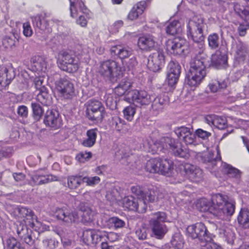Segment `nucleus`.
<instances>
[{"label": "nucleus", "mask_w": 249, "mask_h": 249, "mask_svg": "<svg viewBox=\"0 0 249 249\" xmlns=\"http://www.w3.org/2000/svg\"><path fill=\"white\" fill-rule=\"evenodd\" d=\"M15 76L14 71L12 68L8 69L4 66L0 67V85L1 86H8Z\"/></svg>", "instance_id": "obj_25"}, {"label": "nucleus", "mask_w": 249, "mask_h": 249, "mask_svg": "<svg viewBox=\"0 0 249 249\" xmlns=\"http://www.w3.org/2000/svg\"><path fill=\"white\" fill-rule=\"evenodd\" d=\"M17 113L19 116L26 118L28 114L27 107L24 105L19 106L18 108Z\"/></svg>", "instance_id": "obj_64"}, {"label": "nucleus", "mask_w": 249, "mask_h": 249, "mask_svg": "<svg viewBox=\"0 0 249 249\" xmlns=\"http://www.w3.org/2000/svg\"><path fill=\"white\" fill-rule=\"evenodd\" d=\"M135 113L136 108L132 105L126 107L123 110L124 118L129 121H131L133 119Z\"/></svg>", "instance_id": "obj_50"}, {"label": "nucleus", "mask_w": 249, "mask_h": 249, "mask_svg": "<svg viewBox=\"0 0 249 249\" xmlns=\"http://www.w3.org/2000/svg\"><path fill=\"white\" fill-rule=\"evenodd\" d=\"M123 24L124 22L122 20H117L115 21L109 27V30L110 32L112 34L117 33L119 29L123 26Z\"/></svg>", "instance_id": "obj_62"}, {"label": "nucleus", "mask_w": 249, "mask_h": 249, "mask_svg": "<svg viewBox=\"0 0 249 249\" xmlns=\"http://www.w3.org/2000/svg\"><path fill=\"white\" fill-rule=\"evenodd\" d=\"M30 69L32 71L36 72H45L47 70V64L42 58L38 57L33 60Z\"/></svg>", "instance_id": "obj_34"}, {"label": "nucleus", "mask_w": 249, "mask_h": 249, "mask_svg": "<svg viewBox=\"0 0 249 249\" xmlns=\"http://www.w3.org/2000/svg\"><path fill=\"white\" fill-rule=\"evenodd\" d=\"M137 44L141 50L150 51L155 47L156 42L153 36L146 35L139 38Z\"/></svg>", "instance_id": "obj_24"}, {"label": "nucleus", "mask_w": 249, "mask_h": 249, "mask_svg": "<svg viewBox=\"0 0 249 249\" xmlns=\"http://www.w3.org/2000/svg\"><path fill=\"white\" fill-rule=\"evenodd\" d=\"M98 72L106 80L115 82L121 74V67L115 61L108 60L101 63Z\"/></svg>", "instance_id": "obj_7"}, {"label": "nucleus", "mask_w": 249, "mask_h": 249, "mask_svg": "<svg viewBox=\"0 0 249 249\" xmlns=\"http://www.w3.org/2000/svg\"><path fill=\"white\" fill-rule=\"evenodd\" d=\"M151 216L150 222L153 233L157 238L161 239L168 231L166 226L161 223L166 221V214L163 212H158L152 213Z\"/></svg>", "instance_id": "obj_9"}, {"label": "nucleus", "mask_w": 249, "mask_h": 249, "mask_svg": "<svg viewBox=\"0 0 249 249\" xmlns=\"http://www.w3.org/2000/svg\"><path fill=\"white\" fill-rule=\"evenodd\" d=\"M124 100L128 103L136 104L137 106L148 105L151 100L150 96L144 90H132L128 92Z\"/></svg>", "instance_id": "obj_14"}, {"label": "nucleus", "mask_w": 249, "mask_h": 249, "mask_svg": "<svg viewBox=\"0 0 249 249\" xmlns=\"http://www.w3.org/2000/svg\"><path fill=\"white\" fill-rule=\"evenodd\" d=\"M168 98L165 94H160L157 96L153 100L152 108L154 111L158 112L161 111L164 106L167 103Z\"/></svg>", "instance_id": "obj_33"}, {"label": "nucleus", "mask_w": 249, "mask_h": 249, "mask_svg": "<svg viewBox=\"0 0 249 249\" xmlns=\"http://www.w3.org/2000/svg\"><path fill=\"white\" fill-rule=\"evenodd\" d=\"M180 23L177 20L171 22L166 28L167 34L175 35L181 32Z\"/></svg>", "instance_id": "obj_42"}, {"label": "nucleus", "mask_w": 249, "mask_h": 249, "mask_svg": "<svg viewBox=\"0 0 249 249\" xmlns=\"http://www.w3.org/2000/svg\"><path fill=\"white\" fill-rule=\"evenodd\" d=\"M104 107L98 100H90L87 103L86 114L91 120L100 122L104 116Z\"/></svg>", "instance_id": "obj_11"}, {"label": "nucleus", "mask_w": 249, "mask_h": 249, "mask_svg": "<svg viewBox=\"0 0 249 249\" xmlns=\"http://www.w3.org/2000/svg\"><path fill=\"white\" fill-rule=\"evenodd\" d=\"M93 245L104 241L105 233L104 231L93 230Z\"/></svg>", "instance_id": "obj_51"}, {"label": "nucleus", "mask_w": 249, "mask_h": 249, "mask_svg": "<svg viewBox=\"0 0 249 249\" xmlns=\"http://www.w3.org/2000/svg\"><path fill=\"white\" fill-rule=\"evenodd\" d=\"M216 152L217 155L215 157H214L213 154L210 152L204 153L202 156L204 159V161L208 164L207 167L211 170H213V171H215L213 169L214 166L216 165V162L217 161L220 162L221 159L220 155V150L218 146L216 147Z\"/></svg>", "instance_id": "obj_27"}, {"label": "nucleus", "mask_w": 249, "mask_h": 249, "mask_svg": "<svg viewBox=\"0 0 249 249\" xmlns=\"http://www.w3.org/2000/svg\"><path fill=\"white\" fill-rule=\"evenodd\" d=\"M109 222L116 229L123 228L125 225L124 221L117 217H111L109 219Z\"/></svg>", "instance_id": "obj_60"}, {"label": "nucleus", "mask_w": 249, "mask_h": 249, "mask_svg": "<svg viewBox=\"0 0 249 249\" xmlns=\"http://www.w3.org/2000/svg\"><path fill=\"white\" fill-rule=\"evenodd\" d=\"M16 37L14 35H12L10 36H5L2 40L3 45L6 48H11L15 45Z\"/></svg>", "instance_id": "obj_56"}, {"label": "nucleus", "mask_w": 249, "mask_h": 249, "mask_svg": "<svg viewBox=\"0 0 249 249\" xmlns=\"http://www.w3.org/2000/svg\"><path fill=\"white\" fill-rule=\"evenodd\" d=\"M171 243L172 246L175 248L177 249L183 248L184 240L182 236L178 233L175 234L171 240Z\"/></svg>", "instance_id": "obj_45"}, {"label": "nucleus", "mask_w": 249, "mask_h": 249, "mask_svg": "<svg viewBox=\"0 0 249 249\" xmlns=\"http://www.w3.org/2000/svg\"><path fill=\"white\" fill-rule=\"evenodd\" d=\"M33 30L30 23L28 22L23 24V33L26 37H30L33 35Z\"/></svg>", "instance_id": "obj_63"}, {"label": "nucleus", "mask_w": 249, "mask_h": 249, "mask_svg": "<svg viewBox=\"0 0 249 249\" xmlns=\"http://www.w3.org/2000/svg\"><path fill=\"white\" fill-rule=\"evenodd\" d=\"M138 200L135 199L132 196L124 197L120 201V204L122 206L130 211H135L138 209L137 205Z\"/></svg>", "instance_id": "obj_38"}, {"label": "nucleus", "mask_w": 249, "mask_h": 249, "mask_svg": "<svg viewBox=\"0 0 249 249\" xmlns=\"http://www.w3.org/2000/svg\"><path fill=\"white\" fill-rule=\"evenodd\" d=\"M159 174L167 176L171 173L174 169V163L172 160L158 158Z\"/></svg>", "instance_id": "obj_28"}, {"label": "nucleus", "mask_w": 249, "mask_h": 249, "mask_svg": "<svg viewBox=\"0 0 249 249\" xmlns=\"http://www.w3.org/2000/svg\"><path fill=\"white\" fill-rule=\"evenodd\" d=\"M159 160L158 158L151 159L145 165V170L151 173H159Z\"/></svg>", "instance_id": "obj_41"}, {"label": "nucleus", "mask_w": 249, "mask_h": 249, "mask_svg": "<svg viewBox=\"0 0 249 249\" xmlns=\"http://www.w3.org/2000/svg\"><path fill=\"white\" fill-rule=\"evenodd\" d=\"M186 234L188 237L193 239H198L201 242L210 239L206 227L202 222H198L188 226Z\"/></svg>", "instance_id": "obj_13"}, {"label": "nucleus", "mask_w": 249, "mask_h": 249, "mask_svg": "<svg viewBox=\"0 0 249 249\" xmlns=\"http://www.w3.org/2000/svg\"><path fill=\"white\" fill-rule=\"evenodd\" d=\"M132 192L136 196L142 200L137 202V208L135 211L139 213H144L146 212L147 205L146 202H153L157 198L156 193L146 188H132Z\"/></svg>", "instance_id": "obj_8"}, {"label": "nucleus", "mask_w": 249, "mask_h": 249, "mask_svg": "<svg viewBox=\"0 0 249 249\" xmlns=\"http://www.w3.org/2000/svg\"><path fill=\"white\" fill-rule=\"evenodd\" d=\"M70 2L71 16L76 18L78 15L79 17L76 20L78 24L82 27H85L87 24V20L85 16L80 15V13L87 15L89 10L85 6L81 0H69Z\"/></svg>", "instance_id": "obj_10"}, {"label": "nucleus", "mask_w": 249, "mask_h": 249, "mask_svg": "<svg viewBox=\"0 0 249 249\" xmlns=\"http://www.w3.org/2000/svg\"><path fill=\"white\" fill-rule=\"evenodd\" d=\"M238 223L245 226L249 223V211L246 209H241L237 217Z\"/></svg>", "instance_id": "obj_44"}, {"label": "nucleus", "mask_w": 249, "mask_h": 249, "mask_svg": "<svg viewBox=\"0 0 249 249\" xmlns=\"http://www.w3.org/2000/svg\"><path fill=\"white\" fill-rule=\"evenodd\" d=\"M55 89L64 99H71L74 95L73 84L65 78H60L55 82Z\"/></svg>", "instance_id": "obj_12"}, {"label": "nucleus", "mask_w": 249, "mask_h": 249, "mask_svg": "<svg viewBox=\"0 0 249 249\" xmlns=\"http://www.w3.org/2000/svg\"><path fill=\"white\" fill-rule=\"evenodd\" d=\"M43 244L46 249H54L57 246L58 242L53 239H45L43 241Z\"/></svg>", "instance_id": "obj_59"}, {"label": "nucleus", "mask_w": 249, "mask_h": 249, "mask_svg": "<svg viewBox=\"0 0 249 249\" xmlns=\"http://www.w3.org/2000/svg\"><path fill=\"white\" fill-rule=\"evenodd\" d=\"M227 62V58L225 54L220 52H216L212 55V65L216 68L219 69L224 66Z\"/></svg>", "instance_id": "obj_32"}, {"label": "nucleus", "mask_w": 249, "mask_h": 249, "mask_svg": "<svg viewBox=\"0 0 249 249\" xmlns=\"http://www.w3.org/2000/svg\"><path fill=\"white\" fill-rule=\"evenodd\" d=\"M105 237L104 242H107V240H108L110 242H114L117 241L119 239V235L113 232H107L105 231Z\"/></svg>", "instance_id": "obj_61"}, {"label": "nucleus", "mask_w": 249, "mask_h": 249, "mask_svg": "<svg viewBox=\"0 0 249 249\" xmlns=\"http://www.w3.org/2000/svg\"><path fill=\"white\" fill-rule=\"evenodd\" d=\"M79 215V213L76 210H70L66 207L58 208L55 213V216L58 219L68 224L78 221Z\"/></svg>", "instance_id": "obj_16"}, {"label": "nucleus", "mask_w": 249, "mask_h": 249, "mask_svg": "<svg viewBox=\"0 0 249 249\" xmlns=\"http://www.w3.org/2000/svg\"><path fill=\"white\" fill-rule=\"evenodd\" d=\"M180 75L167 73L165 82L170 87H174L178 83Z\"/></svg>", "instance_id": "obj_54"}, {"label": "nucleus", "mask_w": 249, "mask_h": 249, "mask_svg": "<svg viewBox=\"0 0 249 249\" xmlns=\"http://www.w3.org/2000/svg\"><path fill=\"white\" fill-rule=\"evenodd\" d=\"M131 83L128 81L124 79L114 89V92L118 96L125 95L124 97L126 96L128 90L131 87ZM124 100V98H123Z\"/></svg>", "instance_id": "obj_37"}, {"label": "nucleus", "mask_w": 249, "mask_h": 249, "mask_svg": "<svg viewBox=\"0 0 249 249\" xmlns=\"http://www.w3.org/2000/svg\"><path fill=\"white\" fill-rule=\"evenodd\" d=\"M33 24L36 30L42 33H49L51 31L49 20L45 15H38L32 18Z\"/></svg>", "instance_id": "obj_22"}, {"label": "nucleus", "mask_w": 249, "mask_h": 249, "mask_svg": "<svg viewBox=\"0 0 249 249\" xmlns=\"http://www.w3.org/2000/svg\"><path fill=\"white\" fill-rule=\"evenodd\" d=\"M221 168L223 172L226 173L233 182L236 184L239 183L242 174L241 171L226 163H221Z\"/></svg>", "instance_id": "obj_23"}, {"label": "nucleus", "mask_w": 249, "mask_h": 249, "mask_svg": "<svg viewBox=\"0 0 249 249\" xmlns=\"http://www.w3.org/2000/svg\"><path fill=\"white\" fill-rule=\"evenodd\" d=\"M227 86V84L225 81H223L220 82L216 80L213 81L209 85L210 90L213 92H216L219 89H225Z\"/></svg>", "instance_id": "obj_52"}, {"label": "nucleus", "mask_w": 249, "mask_h": 249, "mask_svg": "<svg viewBox=\"0 0 249 249\" xmlns=\"http://www.w3.org/2000/svg\"><path fill=\"white\" fill-rule=\"evenodd\" d=\"M68 185L69 187L83 186V178L77 176H71L68 178Z\"/></svg>", "instance_id": "obj_53"}, {"label": "nucleus", "mask_w": 249, "mask_h": 249, "mask_svg": "<svg viewBox=\"0 0 249 249\" xmlns=\"http://www.w3.org/2000/svg\"><path fill=\"white\" fill-rule=\"evenodd\" d=\"M111 55L121 60L130 56L133 53V50L128 46L116 45L112 46L110 49Z\"/></svg>", "instance_id": "obj_20"}, {"label": "nucleus", "mask_w": 249, "mask_h": 249, "mask_svg": "<svg viewBox=\"0 0 249 249\" xmlns=\"http://www.w3.org/2000/svg\"><path fill=\"white\" fill-rule=\"evenodd\" d=\"M97 132L98 129L97 128L88 130L87 132V138L83 141V145L88 147L92 146L95 143Z\"/></svg>", "instance_id": "obj_39"}, {"label": "nucleus", "mask_w": 249, "mask_h": 249, "mask_svg": "<svg viewBox=\"0 0 249 249\" xmlns=\"http://www.w3.org/2000/svg\"><path fill=\"white\" fill-rule=\"evenodd\" d=\"M210 239L207 240H203L205 242H202L200 249H223L221 247H219L216 244L209 242Z\"/></svg>", "instance_id": "obj_57"}, {"label": "nucleus", "mask_w": 249, "mask_h": 249, "mask_svg": "<svg viewBox=\"0 0 249 249\" xmlns=\"http://www.w3.org/2000/svg\"><path fill=\"white\" fill-rule=\"evenodd\" d=\"M195 135L202 140H206L211 136V133L210 132L199 128L196 130Z\"/></svg>", "instance_id": "obj_58"}, {"label": "nucleus", "mask_w": 249, "mask_h": 249, "mask_svg": "<svg viewBox=\"0 0 249 249\" xmlns=\"http://www.w3.org/2000/svg\"><path fill=\"white\" fill-rule=\"evenodd\" d=\"M205 26L204 18L200 15L195 16L191 18L187 26V36L194 41V47L198 48L200 56L205 50L203 30Z\"/></svg>", "instance_id": "obj_3"}, {"label": "nucleus", "mask_w": 249, "mask_h": 249, "mask_svg": "<svg viewBox=\"0 0 249 249\" xmlns=\"http://www.w3.org/2000/svg\"><path fill=\"white\" fill-rule=\"evenodd\" d=\"M219 233L225 238L226 240L229 244H232L234 239V233L228 228H219Z\"/></svg>", "instance_id": "obj_43"}, {"label": "nucleus", "mask_w": 249, "mask_h": 249, "mask_svg": "<svg viewBox=\"0 0 249 249\" xmlns=\"http://www.w3.org/2000/svg\"><path fill=\"white\" fill-rule=\"evenodd\" d=\"M44 123L46 126L54 129L59 128L61 125V121L58 111L55 110H48L46 112Z\"/></svg>", "instance_id": "obj_21"}, {"label": "nucleus", "mask_w": 249, "mask_h": 249, "mask_svg": "<svg viewBox=\"0 0 249 249\" xmlns=\"http://www.w3.org/2000/svg\"><path fill=\"white\" fill-rule=\"evenodd\" d=\"M164 56L163 54L157 52L150 55L148 59L147 67L154 71H159L164 64Z\"/></svg>", "instance_id": "obj_19"}, {"label": "nucleus", "mask_w": 249, "mask_h": 249, "mask_svg": "<svg viewBox=\"0 0 249 249\" xmlns=\"http://www.w3.org/2000/svg\"><path fill=\"white\" fill-rule=\"evenodd\" d=\"M208 58L197 55L190 63L189 71L185 78L186 83L192 88L198 87L207 74Z\"/></svg>", "instance_id": "obj_2"}, {"label": "nucleus", "mask_w": 249, "mask_h": 249, "mask_svg": "<svg viewBox=\"0 0 249 249\" xmlns=\"http://www.w3.org/2000/svg\"><path fill=\"white\" fill-rule=\"evenodd\" d=\"M179 169L181 173L187 176L192 182L197 183L202 179V171L195 165L187 163L181 164Z\"/></svg>", "instance_id": "obj_15"}, {"label": "nucleus", "mask_w": 249, "mask_h": 249, "mask_svg": "<svg viewBox=\"0 0 249 249\" xmlns=\"http://www.w3.org/2000/svg\"><path fill=\"white\" fill-rule=\"evenodd\" d=\"M232 50L235 53V58L239 61L243 60L247 54L246 49L243 43L240 41L233 42Z\"/></svg>", "instance_id": "obj_30"}, {"label": "nucleus", "mask_w": 249, "mask_h": 249, "mask_svg": "<svg viewBox=\"0 0 249 249\" xmlns=\"http://www.w3.org/2000/svg\"><path fill=\"white\" fill-rule=\"evenodd\" d=\"M235 203L227 195L217 194L212 199L205 197L198 199L196 202V209L201 212H209L215 217L224 220L234 213Z\"/></svg>", "instance_id": "obj_1"}, {"label": "nucleus", "mask_w": 249, "mask_h": 249, "mask_svg": "<svg viewBox=\"0 0 249 249\" xmlns=\"http://www.w3.org/2000/svg\"><path fill=\"white\" fill-rule=\"evenodd\" d=\"M57 63L62 70L72 73L79 69V59L72 51H62L58 54Z\"/></svg>", "instance_id": "obj_6"}, {"label": "nucleus", "mask_w": 249, "mask_h": 249, "mask_svg": "<svg viewBox=\"0 0 249 249\" xmlns=\"http://www.w3.org/2000/svg\"><path fill=\"white\" fill-rule=\"evenodd\" d=\"M209 46L212 49H217L219 45V38L216 33L210 35L208 37Z\"/></svg>", "instance_id": "obj_47"}, {"label": "nucleus", "mask_w": 249, "mask_h": 249, "mask_svg": "<svg viewBox=\"0 0 249 249\" xmlns=\"http://www.w3.org/2000/svg\"><path fill=\"white\" fill-rule=\"evenodd\" d=\"M152 150L156 153H165L169 150L175 156L185 157L186 152L182 148L181 143L170 137H163L156 141L151 146Z\"/></svg>", "instance_id": "obj_5"}, {"label": "nucleus", "mask_w": 249, "mask_h": 249, "mask_svg": "<svg viewBox=\"0 0 249 249\" xmlns=\"http://www.w3.org/2000/svg\"><path fill=\"white\" fill-rule=\"evenodd\" d=\"M234 11L247 24H249V7H245L239 4H236L234 5Z\"/></svg>", "instance_id": "obj_40"}, {"label": "nucleus", "mask_w": 249, "mask_h": 249, "mask_svg": "<svg viewBox=\"0 0 249 249\" xmlns=\"http://www.w3.org/2000/svg\"><path fill=\"white\" fill-rule=\"evenodd\" d=\"M213 126H215L219 129H224L225 128H227V133H223L221 139H224L227 137L229 134L232 133L233 131V129L232 127L228 126L226 118L217 115L216 116L215 121H214Z\"/></svg>", "instance_id": "obj_31"}, {"label": "nucleus", "mask_w": 249, "mask_h": 249, "mask_svg": "<svg viewBox=\"0 0 249 249\" xmlns=\"http://www.w3.org/2000/svg\"><path fill=\"white\" fill-rule=\"evenodd\" d=\"M180 71L181 66L178 62L171 61L169 63L167 73L180 75Z\"/></svg>", "instance_id": "obj_46"}, {"label": "nucleus", "mask_w": 249, "mask_h": 249, "mask_svg": "<svg viewBox=\"0 0 249 249\" xmlns=\"http://www.w3.org/2000/svg\"><path fill=\"white\" fill-rule=\"evenodd\" d=\"M145 5V1H141L134 5L127 15V19L134 20L138 18L143 13Z\"/></svg>", "instance_id": "obj_29"}, {"label": "nucleus", "mask_w": 249, "mask_h": 249, "mask_svg": "<svg viewBox=\"0 0 249 249\" xmlns=\"http://www.w3.org/2000/svg\"><path fill=\"white\" fill-rule=\"evenodd\" d=\"M184 40L176 38L166 42V50L168 53L174 55H180L184 53L187 46Z\"/></svg>", "instance_id": "obj_17"}, {"label": "nucleus", "mask_w": 249, "mask_h": 249, "mask_svg": "<svg viewBox=\"0 0 249 249\" xmlns=\"http://www.w3.org/2000/svg\"><path fill=\"white\" fill-rule=\"evenodd\" d=\"M32 179L34 182L33 185H40L51 181L56 180V177L52 175L46 176L41 175L38 173L34 175L32 177Z\"/></svg>", "instance_id": "obj_35"}, {"label": "nucleus", "mask_w": 249, "mask_h": 249, "mask_svg": "<svg viewBox=\"0 0 249 249\" xmlns=\"http://www.w3.org/2000/svg\"><path fill=\"white\" fill-rule=\"evenodd\" d=\"M81 214V221L85 223L92 222L94 220L95 212L84 203H80L78 207Z\"/></svg>", "instance_id": "obj_26"}, {"label": "nucleus", "mask_w": 249, "mask_h": 249, "mask_svg": "<svg viewBox=\"0 0 249 249\" xmlns=\"http://www.w3.org/2000/svg\"><path fill=\"white\" fill-rule=\"evenodd\" d=\"M174 132L177 137L186 144L196 145V136L191 131L190 128L182 126L175 128Z\"/></svg>", "instance_id": "obj_18"}, {"label": "nucleus", "mask_w": 249, "mask_h": 249, "mask_svg": "<svg viewBox=\"0 0 249 249\" xmlns=\"http://www.w3.org/2000/svg\"><path fill=\"white\" fill-rule=\"evenodd\" d=\"M11 215L16 220L17 232L18 236L23 235L22 232L25 231L27 226L34 228L35 226L34 220L37 222L36 216L32 211L25 207L15 208Z\"/></svg>", "instance_id": "obj_4"}, {"label": "nucleus", "mask_w": 249, "mask_h": 249, "mask_svg": "<svg viewBox=\"0 0 249 249\" xmlns=\"http://www.w3.org/2000/svg\"><path fill=\"white\" fill-rule=\"evenodd\" d=\"M93 230H87L83 232L82 239L87 245H93Z\"/></svg>", "instance_id": "obj_49"}, {"label": "nucleus", "mask_w": 249, "mask_h": 249, "mask_svg": "<svg viewBox=\"0 0 249 249\" xmlns=\"http://www.w3.org/2000/svg\"><path fill=\"white\" fill-rule=\"evenodd\" d=\"M31 107L34 119L37 121L40 120L43 113L42 107L37 103L33 102L31 103Z\"/></svg>", "instance_id": "obj_48"}, {"label": "nucleus", "mask_w": 249, "mask_h": 249, "mask_svg": "<svg viewBox=\"0 0 249 249\" xmlns=\"http://www.w3.org/2000/svg\"><path fill=\"white\" fill-rule=\"evenodd\" d=\"M100 181L99 177L95 176L93 177L83 178V186H93L97 185Z\"/></svg>", "instance_id": "obj_55"}, {"label": "nucleus", "mask_w": 249, "mask_h": 249, "mask_svg": "<svg viewBox=\"0 0 249 249\" xmlns=\"http://www.w3.org/2000/svg\"><path fill=\"white\" fill-rule=\"evenodd\" d=\"M36 100L44 106H50L52 103V98L46 88H43L37 94Z\"/></svg>", "instance_id": "obj_36"}]
</instances>
